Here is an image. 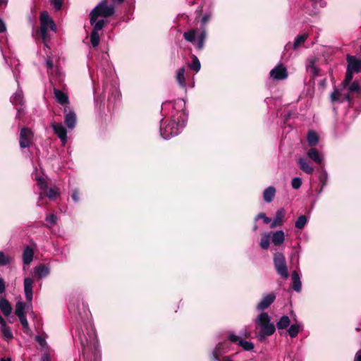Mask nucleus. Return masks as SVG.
Listing matches in <instances>:
<instances>
[{
    "label": "nucleus",
    "mask_w": 361,
    "mask_h": 361,
    "mask_svg": "<svg viewBox=\"0 0 361 361\" xmlns=\"http://www.w3.org/2000/svg\"><path fill=\"white\" fill-rule=\"evenodd\" d=\"M69 311L76 319H80L83 322V327L81 326L80 328H77L76 333L80 342L85 360L101 361V352L96 331L92 323L89 320L90 311L87 305L83 302L80 306L71 304L69 306Z\"/></svg>",
    "instance_id": "obj_1"
},
{
    "label": "nucleus",
    "mask_w": 361,
    "mask_h": 361,
    "mask_svg": "<svg viewBox=\"0 0 361 361\" xmlns=\"http://www.w3.org/2000/svg\"><path fill=\"white\" fill-rule=\"evenodd\" d=\"M185 102L182 99H178L174 102V109L176 113L171 116L170 121L166 124L161 121L160 135L164 140H169L171 137L178 135L181 130L185 126L188 115L185 109Z\"/></svg>",
    "instance_id": "obj_2"
},
{
    "label": "nucleus",
    "mask_w": 361,
    "mask_h": 361,
    "mask_svg": "<svg viewBox=\"0 0 361 361\" xmlns=\"http://www.w3.org/2000/svg\"><path fill=\"white\" fill-rule=\"evenodd\" d=\"M256 325L259 328L257 334L259 341H262L267 337L273 335L276 331V326L271 322L268 313L262 312L256 318Z\"/></svg>",
    "instance_id": "obj_3"
},
{
    "label": "nucleus",
    "mask_w": 361,
    "mask_h": 361,
    "mask_svg": "<svg viewBox=\"0 0 361 361\" xmlns=\"http://www.w3.org/2000/svg\"><path fill=\"white\" fill-rule=\"evenodd\" d=\"M114 13V6L109 5L106 1L100 2L90 13V24L93 25L95 20L99 17L106 18Z\"/></svg>",
    "instance_id": "obj_4"
},
{
    "label": "nucleus",
    "mask_w": 361,
    "mask_h": 361,
    "mask_svg": "<svg viewBox=\"0 0 361 361\" xmlns=\"http://www.w3.org/2000/svg\"><path fill=\"white\" fill-rule=\"evenodd\" d=\"M274 264L275 269L282 279H286L288 277V267L284 255L281 252H276L274 255Z\"/></svg>",
    "instance_id": "obj_5"
},
{
    "label": "nucleus",
    "mask_w": 361,
    "mask_h": 361,
    "mask_svg": "<svg viewBox=\"0 0 361 361\" xmlns=\"http://www.w3.org/2000/svg\"><path fill=\"white\" fill-rule=\"evenodd\" d=\"M40 20V33L42 39L45 40L47 35L48 28L49 27L52 31L56 32V26L54 20L50 18L48 13L46 11L41 13Z\"/></svg>",
    "instance_id": "obj_6"
},
{
    "label": "nucleus",
    "mask_w": 361,
    "mask_h": 361,
    "mask_svg": "<svg viewBox=\"0 0 361 361\" xmlns=\"http://www.w3.org/2000/svg\"><path fill=\"white\" fill-rule=\"evenodd\" d=\"M15 77H16V80L18 84V90L11 97L10 101L13 105L16 106V111H17L16 118H19L21 113L23 112V106L24 105V97H23V91L19 87L18 80L16 75H15Z\"/></svg>",
    "instance_id": "obj_7"
},
{
    "label": "nucleus",
    "mask_w": 361,
    "mask_h": 361,
    "mask_svg": "<svg viewBox=\"0 0 361 361\" xmlns=\"http://www.w3.org/2000/svg\"><path fill=\"white\" fill-rule=\"evenodd\" d=\"M103 92L104 94H108V105L114 104L120 97V92L116 84L105 83Z\"/></svg>",
    "instance_id": "obj_8"
},
{
    "label": "nucleus",
    "mask_w": 361,
    "mask_h": 361,
    "mask_svg": "<svg viewBox=\"0 0 361 361\" xmlns=\"http://www.w3.org/2000/svg\"><path fill=\"white\" fill-rule=\"evenodd\" d=\"M269 75L274 80H283L288 78V73L287 68L282 63H279L271 70Z\"/></svg>",
    "instance_id": "obj_9"
},
{
    "label": "nucleus",
    "mask_w": 361,
    "mask_h": 361,
    "mask_svg": "<svg viewBox=\"0 0 361 361\" xmlns=\"http://www.w3.org/2000/svg\"><path fill=\"white\" fill-rule=\"evenodd\" d=\"M228 338L230 341L237 343L245 351H252L255 348V345L252 342L240 338V336H238L233 333L229 334Z\"/></svg>",
    "instance_id": "obj_10"
},
{
    "label": "nucleus",
    "mask_w": 361,
    "mask_h": 361,
    "mask_svg": "<svg viewBox=\"0 0 361 361\" xmlns=\"http://www.w3.org/2000/svg\"><path fill=\"white\" fill-rule=\"evenodd\" d=\"M52 129L54 133L59 137L63 145L67 143V130L61 123H52Z\"/></svg>",
    "instance_id": "obj_11"
},
{
    "label": "nucleus",
    "mask_w": 361,
    "mask_h": 361,
    "mask_svg": "<svg viewBox=\"0 0 361 361\" xmlns=\"http://www.w3.org/2000/svg\"><path fill=\"white\" fill-rule=\"evenodd\" d=\"M275 299L276 295L274 293L264 295L256 307L257 310L262 311L267 309L274 302Z\"/></svg>",
    "instance_id": "obj_12"
},
{
    "label": "nucleus",
    "mask_w": 361,
    "mask_h": 361,
    "mask_svg": "<svg viewBox=\"0 0 361 361\" xmlns=\"http://www.w3.org/2000/svg\"><path fill=\"white\" fill-rule=\"evenodd\" d=\"M34 279L30 277L24 279L23 288L25 297L27 302L31 303L33 298V284Z\"/></svg>",
    "instance_id": "obj_13"
},
{
    "label": "nucleus",
    "mask_w": 361,
    "mask_h": 361,
    "mask_svg": "<svg viewBox=\"0 0 361 361\" xmlns=\"http://www.w3.org/2000/svg\"><path fill=\"white\" fill-rule=\"evenodd\" d=\"M50 274V267L47 264H40L34 268V274L37 279H42Z\"/></svg>",
    "instance_id": "obj_14"
},
{
    "label": "nucleus",
    "mask_w": 361,
    "mask_h": 361,
    "mask_svg": "<svg viewBox=\"0 0 361 361\" xmlns=\"http://www.w3.org/2000/svg\"><path fill=\"white\" fill-rule=\"evenodd\" d=\"M230 350L229 343L227 341L219 343L211 353V357L224 356V354Z\"/></svg>",
    "instance_id": "obj_15"
},
{
    "label": "nucleus",
    "mask_w": 361,
    "mask_h": 361,
    "mask_svg": "<svg viewBox=\"0 0 361 361\" xmlns=\"http://www.w3.org/2000/svg\"><path fill=\"white\" fill-rule=\"evenodd\" d=\"M348 66L347 68L355 72L359 73L361 71V60L357 59L355 56L348 55L347 56Z\"/></svg>",
    "instance_id": "obj_16"
},
{
    "label": "nucleus",
    "mask_w": 361,
    "mask_h": 361,
    "mask_svg": "<svg viewBox=\"0 0 361 361\" xmlns=\"http://www.w3.org/2000/svg\"><path fill=\"white\" fill-rule=\"evenodd\" d=\"M31 131L26 128H23L20 130L19 144L21 148L27 147L30 145Z\"/></svg>",
    "instance_id": "obj_17"
},
{
    "label": "nucleus",
    "mask_w": 361,
    "mask_h": 361,
    "mask_svg": "<svg viewBox=\"0 0 361 361\" xmlns=\"http://www.w3.org/2000/svg\"><path fill=\"white\" fill-rule=\"evenodd\" d=\"M298 164L300 170L307 174H312L314 172V167L311 162L305 157H299L297 159Z\"/></svg>",
    "instance_id": "obj_18"
},
{
    "label": "nucleus",
    "mask_w": 361,
    "mask_h": 361,
    "mask_svg": "<svg viewBox=\"0 0 361 361\" xmlns=\"http://www.w3.org/2000/svg\"><path fill=\"white\" fill-rule=\"evenodd\" d=\"M285 214L286 212L283 208H280L279 209H278L275 214L272 222L270 224V228H274L276 226H282Z\"/></svg>",
    "instance_id": "obj_19"
},
{
    "label": "nucleus",
    "mask_w": 361,
    "mask_h": 361,
    "mask_svg": "<svg viewBox=\"0 0 361 361\" xmlns=\"http://www.w3.org/2000/svg\"><path fill=\"white\" fill-rule=\"evenodd\" d=\"M307 157L318 164H321L324 160L322 154L319 152L318 149L314 147H311L307 152Z\"/></svg>",
    "instance_id": "obj_20"
},
{
    "label": "nucleus",
    "mask_w": 361,
    "mask_h": 361,
    "mask_svg": "<svg viewBox=\"0 0 361 361\" xmlns=\"http://www.w3.org/2000/svg\"><path fill=\"white\" fill-rule=\"evenodd\" d=\"M33 257L34 250L30 246H26L24 248L22 255V260L23 264L25 265H30L33 260Z\"/></svg>",
    "instance_id": "obj_21"
},
{
    "label": "nucleus",
    "mask_w": 361,
    "mask_h": 361,
    "mask_svg": "<svg viewBox=\"0 0 361 361\" xmlns=\"http://www.w3.org/2000/svg\"><path fill=\"white\" fill-rule=\"evenodd\" d=\"M32 307L31 303H25L23 301H18L16 302L15 308V314L17 317L25 315V310H29Z\"/></svg>",
    "instance_id": "obj_22"
},
{
    "label": "nucleus",
    "mask_w": 361,
    "mask_h": 361,
    "mask_svg": "<svg viewBox=\"0 0 361 361\" xmlns=\"http://www.w3.org/2000/svg\"><path fill=\"white\" fill-rule=\"evenodd\" d=\"M76 114L73 111H69L64 117V121L68 129L73 130L76 125Z\"/></svg>",
    "instance_id": "obj_23"
},
{
    "label": "nucleus",
    "mask_w": 361,
    "mask_h": 361,
    "mask_svg": "<svg viewBox=\"0 0 361 361\" xmlns=\"http://www.w3.org/2000/svg\"><path fill=\"white\" fill-rule=\"evenodd\" d=\"M271 242L274 245L279 246L282 245L285 240V234L282 230L276 231L272 234Z\"/></svg>",
    "instance_id": "obj_24"
},
{
    "label": "nucleus",
    "mask_w": 361,
    "mask_h": 361,
    "mask_svg": "<svg viewBox=\"0 0 361 361\" xmlns=\"http://www.w3.org/2000/svg\"><path fill=\"white\" fill-rule=\"evenodd\" d=\"M276 195V188L274 186H269L263 192V199L265 202L270 203Z\"/></svg>",
    "instance_id": "obj_25"
},
{
    "label": "nucleus",
    "mask_w": 361,
    "mask_h": 361,
    "mask_svg": "<svg viewBox=\"0 0 361 361\" xmlns=\"http://www.w3.org/2000/svg\"><path fill=\"white\" fill-rule=\"evenodd\" d=\"M293 288L295 291L300 293L302 289V282L299 274L293 271L291 275Z\"/></svg>",
    "instance_id": "obj_26"
},
{
    "label": "nucleus",
    "mask_w": 361,
    "mask_h": 361,
    "mask_svg": "<svg viewBox=\"0 0 361 361\" xmlns=\"http://www.w3.org/2000/svg\"><path fill=\"white\" fill-rule=\"evenodd\" d=\"M185 71H186L185 68L182 67L180 68H179L178 70H177L176 73V81L178 82L180 87H181L183 88H185L186 86L185 77Z\"/></svg>",
    "instance_id": "obj_27"
},
{
    "label": "nucleus",
    "mask_w": 361,
    "mask_h": 361,
    "mask_svg": "<svg viewBox=\"0 0 361 361\" xmlns=\"http://www.w3.org/2000/svg\"><path fill=\"white\" fill-rule=\"evenodd\" d=\"M303 326L301 323H295L291 324L288 329V333L290 338H295L298 333L302 330Z\"/></svg>",
    "instance_id": "obj_28"
},
{
    "label": "nucleus",
    "mask_w": 361,
    "mask_h": 361,
    "mask_svg": "<svg viewBox=\"0 0 361 361\" xmlns=\"http://www.w3.org/2000/svg\"><path fill=\"white\" fill-rule=\"evenodd\" d=\"M0 310L5 316H8L11 313V305L6 299L1 298L0 300Z\"/></svg>",
    "instance_id": "obj_29"
},
{
    "label": "nucleus",
    "mask_w": 361,
    "mask_h": 361,
    "mask_svg": "<svg viewBox=\"0 0 361 361\" xmlns=\"http://www.w3.org/2000/svg\"><path fill=\"white\" fill-rule=\"evenodd\" d=\"M207 38V32L206 29L204 27L201 31L200 35L198 36L197 41L195 42L194 44H195L196 48L198 50H202L204 47V42Z\"/></svg>",
    "instance_id": "obj_30"
},
{
    "label": "nucleus",
    "mask_w": 361,
    "mask_h": 361,
    "mask_svg": "<svg viewBox=\"0 0 361 361\" xmlns=\"http://www.w3.org/2000/svg\"><path fill=\"white\" fill-rule=\"evenodd\" d=\"M54 93L57 102L59 104L63 105L68 102V96L64 92L55 88L54 90Z\"/></svg>",
    "instance_id": "obj_31"
},
{
    "label": "nucleus",
    "mask_w": 361,
    "mask_h": 361,
    "mask_svg": "<svg viewBox=\"0 0 361 361\" xmlns=\"http://www.w3.org/2000/svg\"><path fill=\"white\" fill-rule=\"evenodd\" d=\"M307 141L310 146L314 147L319 142V136L313 130H310L308 132L307 135Z\"/></svg>",
    "instance_id": "obj_32"
},
{
    "label": "nucleus",
    "mask_w": 361,
    "mask_h": 361,
    "mask_svg": "<svg viewBox=\"0 0 361 361\" xmlns=\"http://www.w3.org/2000/svg\"><path fill=\"white\" fill-rule=\"evenodd\" d=\"M13 260V258L8 254H6L3 251H0V267H5L10 265Z\"/></svg>",
    "instance_id": "obj_33"
},
{
    "label": "nucleus",
    "mask_w": 361,
    "mask_h": 361,
    "mask_svg": "<svg viewBox=\"0 0 361 361\" xmlns=\"http://www.w3.org/2000/svg\"><path fill=\"white\" fill-rule=\"evenodd\" d=\"M290 323V318L286 315H283L276 322V328L279 330L285 329L288 326H289Z\"/></svg>",
    "instance_id": "obj_34"
},
{
    "label": "nucleus",
    "mask_w": 361,
    "mask_h": 361,
    "mask_svg": "<svg viewBox=\"0 0 361 361\" xmlns=\"http://www.w3.org/2000/svg\"><path fill=\"white\" fill-rule=\"evenodd\" d=\"M271 239V233H265L262 235L260 240V247L264 250H267L269 247Z\"/></svg>",
    "instance_id": "obj_35"
},
{
    "label": "nucleus",
    "mask_w": 361,
    "mask_h": 361,
    "mask_svg": "<svg viewBox=\"0 0 361 361\" xmlns=\"http://www.w3.org/2000/svg\"><path fill=\"white\" fill-rule=\"evenodd\" d=\"M308 37V35L307 33H304L302 35H298L294 40L293 44V48L294 49H297L301 44H302Z\"/></svg>",
    "instance_id": "obj_36"
},
{
    "label": "nucleus",
    "mask_w": 361,
    "mask_h": 361,
    "mask_svg": "<svg viewBox=\"0 0 361 361\" xmlns=\"http://www.w3.org/2000/svg\"><path fill=\"white\" fill-rule=\"evenodd\" d=\"M328 178L329 177L326 171H325L324 169H321V174L319 178V182L321 183V189L319 191V193L322 192L324 188L327 185Z\"/></svg>",
    "instance_id": "obj_37"
},
{
    "label": "nucleus",
    "mask_w": 361,
    "mask_h": 361,
    "mask_svg": "<svg viewBox=\"0 0 361 361\" xmlns=\"http://www.w3.org/2000/svg\"><path fill=\"white\" fill-rule=\"evenodd\" d=\"M308 221V218L305 215L300 216L295 222V227L298 229H303Z\"/></svg>",
    "instance_id": "obj_38"
},
{
    "label": "nucleus",
    "mask_w": 361,
    "mask_h": 361,
    "mask_svg": "<svg viewBox=\"0 0 361 361\" xmlns=\"http://www.w3.org/2000/svg\"><path fill=\"white\" fill-rule=\"evenodd\" d=\"M196 35H197V32L195 30H188V32H185L183 33V37H184V39L192 43V44H195L196 40H195V37H196Z\"/></svg>",
    "instance_id": "obj_39"
},
{
    "label": "nucleus",
    "mask_w": 361,
    "mask_h": 361,
    "mask_svg": "<svg viewBox=\"0 0 361 361\" xmlns=\"http://www.w3.org/2000/svg\"><path fill=\"white\" fill-rule=\"evenodd\" d=\"M189 68L191 70L195 71L197 73L201 68V64L198 58L195 55L192 56V61L188 64Z\"/></svg>",
    "instance_id": "obj_40"
},
{
    "label": "nucleus",
    "mask_w": 361,
    "mask_h": 361,
    "mask_svg": "<svg viewBox=\"0 0 361 361\" xmlns=\"http://www.w3.org/2000/svg\"><path fill=\"white\" fill-rule=\"evenodd\" d=\"M354 73L355 72L347 68L345 79L341 82V86L343 88L347 87L348 85L350 83V82L353 80Z\"/></svg>",
    "instance_id": "obj_41"
},
{
    "label": "nucleus",
    "mask_w": 361,
    "mask_h": 361,
    "mask_svg": "<svg viewBox=\"0 0 361 361\" xmlns=\"http://www.w3.org/2000/svg\"><path fill=\"white\" fill-rule=\"evenodd\" d=\"M342 95L341 94V92L338 89L334 88L333 92L330 95V99L331 102H338L339 103L343 102V99L341 98Z\"/></svg>",
    "instance_id": "obj_42"
},
{
    "label": "nucleus",
    "mask_w": 361,
    "mask_h": 361,
    "mask_svg": "<svg viewBox=\"0 0 361 361\" xmlns=\"http://www.w3.org/2000/svg\"><path fill=\"white\" fill-rule=\"evenodd\" d=\"M1 332L3 335L4 338L6 341H9L13 338V334L8 326H1Z\"/></svg>",
    "instance_id": "obj_43"
},
{
    "label": "nucleus",
    "mask_w": 361,
    "mask_h": 361,
    "mask_svg": "<svg viewBox=\"0 0 361 361\" xmlns=\"http://www.w3.org/2000/svg\"><path fill=\"white\" fill-rule=\"evenodd\" d=\"M348 87V90L349 93H360L361 87L357 81H353L350 85L349 84Z\"/></svg>",
    "instance_id": "obj_44"
},
{
    "label": "nucleus",
    "mask_w": 361,
    "mask_h": 361,
    "mask_svg": "<svg viewBox=\"0 0 361 361\" xmlns=\"http://www.w3.org/2000/svg\"><path fill=\"white\" fill-rule=\"evenodd\" d=\"M235 354H233L231 355L227 356H214V357H210L211 361H235Z\"/></svg>",
    "instance_id": "obj_45"
},
{
    "label": "nucleus",
    "mask_w": 361,
    "mask_h": 361,
    "mask_svg": "<svg viewBox=\"0 0 361 361\" xmlns=\"http://www.w3.org/2000/svg\"><path fill=\"white\" fill-rule=\"evenodd\" d=\"M99 35L98 32H95V31H92L90 35V42L93 47H96L99 45Z\"/></svg>",
    "instance_id": "obj_46"
},
{
    "label": "nucleus",
    "mask_w": 361,
    "mask_h": 361,
    "mask_svg": "<svg viewBox=\"0 0 361 361\" xmlns=\"http://www.w3.org/2000/svg\"><path fill=\"white\" fill-rule=\"evenodd\" d=\"M105 20L104 19L96 20L94 23L92 25L94 26L92 31H95V32H98L99 30H102L104 26Z\"/></svg>",
    "instance_id": "obj_47"
},
{
    "label": "nucleus",
    "mask_w": 361,
    "mask_h": 361,
    "mask_svg": "<svg viewBox=\"0 0 361 361\" xmlns=\"http://www.w3.org/2000/svg\"><path fill=\"white\" fill-rule=\"evenodd\" d=\"M307 68L314 75H318V70L314 66V59H309L307 64Z\"/></svg>",
    "instance_id": "obj_48"
},
{
    "label": "nucleus",
    "mask_w": 361,
    "mask_h": 361,
    "mask_svg": "<svg viewBox=\"0 0 361 361\" xmlns=\"http://www.w3.org/2000/svg\"><path fill=\"white\" fill-rule=\"evenodd\" d=\"M35 180L37 182V185L40 190H46L47 188V183L46 180L42 177H35Z\"/></svg>",
    "instance_id": "obj_49"
},
{
    "label": "nucleus",
    "mask_w": 361,
    "mask_h": 361,
    "mask_svg": "<svg viewBox=\"0 0 361 361\" xmlns=\"http://www.w3.org/2000/svg\"><path fill=\"white\" fill-rule=\"evenodd\" d=\"M302 185V179L299 177H295L291 180V186L293 189L298 190Z\"/></svg>",
    "instance_id": "obj_50"
},
{
    "label": "nucleus",
    "mask_w": 361,
    "mask_h": 361,
    "mask_svg": "<svg viewBox=\"0 0 361 361\" xmlns=\"http://www.w3.org/2000/svg\"><path fill=\"white\" fill-rule=\"evenodd\" d=\"M23 329H25V331L27 332L29 329V324L26 317V315L18 317Z\"/></svg>",
    "instance_id": "obj_51"
},
{
    "label": "nucleus",
    "mask_w": 361,
    "mask_h": 361,
    "mask_svg": "<svg viewBox=\"0 0 361 361\" xmlns=\"http://www.w3.org/2000/svg\"><path fill=\"white\" fill-rule=\"evenodd\" d=\"M50 3L56 11H60L62 8L63 0H50Z\"/></svg>",
    "instance_id": "obj_52"
},
{
    "label": "nucleus",
    "mask_w": 361,
    "mask_h": 361,
    "mask_svg": "<svg viewBox=\"0 0 361 361\" xmlns=\"http://www.w3.org/2000/svg\"><path fill=\"white\" fill-rule=\"evenodd\" d=\"M262 219L264 223L265 224H268L271 222V219L267 217L264 213H259L258 215H257L255 218V221H258L259 219Z\"/></svg>",
    "instance_id": "obj_53"
},
{
    "label": "nucleus",
    "mask_w": 361,
    "mask_h": 361,
    "mask_svg": "<svg viewBox=\"0 0 361 361\" xmlns=\"http://www.w3.org/2000/svg\"><path fill=\"white\" fill-rule=\"evenodd\" d=\"M46 221L51 225H55L57 221V216L54 214H49L46 217Z\"/></svg>",
    "instance_id": "obj_54"
},
{
    "label": "nucleus",
    "mask_w": 361,
    "mask_h": 361,
    "mask_svg": "<svg viewBox=\"0 0 361 361\" xmlns=\"http://www.w3.org/2000/svg\"><path fill=\"white\" fill-rule=\"evenodd\" d=\"M59 195V192L55 190V189H53V188H50L49 190H48V192L47 194V197L50 199V200H54L56 198V197L58 196Z\"/></svg>",
    "instance_id": "obj_55"
},
{
    "label": "nucleus",
    "mask_w": 361,
    "mask_h": 361,
    "mask_svg": "<svg viewBox=\"0 0 361 361\" xmlns=\"http://www.w3.org/2000/svg\"><path fill=\"white\" fill-rule=\"evenodd\" d=\"M212 18V13H206L203 15L201 19V24L202 25H205Z\"/></svg>",
    "instance_id": "obj_56"
},
{
    "label": "nucleus",
    "mask_w": 361,
    "mask_h": 361,
    "mask_svg": "<svg viewBox=\"0 0 361 361\" xmlns=\"http://www.w3.org/2000/svg\"><path fill=\"white\" fill-rule=\"evenodd\" d=\"M35 340H36V341L38 342L39 345L42 347H45L47 344L45 338L41 336H36Z\"/></svg>",
    "instance_id": "obj_57"
},
{
    "label": "nucleus",
    "mask_w": 361,
    "mask_h": 361,
    "mask_svg": "<svg viewBox=\"0 0 361 361\" xmlns=\"http://www.w3.org/2000/svg\"><path fill=\"white\" fill-rule=\"evenodd\" d=\"M238 336H240V338H249L250 336V333L247 329L241 330L239 332V335H237Z\"/></svg>",
    "instance_id": "obj_58"
},
{
    "label": "nucleus",
    "mask_w": 361,
    "mask_h": 361,
    "mask_svg": "<svg viewBox=\"0 0 361 361\" xmlns=\"http://www.w3.org/2000/svg\"><path fill=\"white\" fill-rule=\"evenodd\" d=\"M71 197L75 202H78L80 200L79 192L77 189H75L71 195Z\"/></svg>",
    "instance_id": "obj_59"
},
{
    "label": "nucleus",
    "mask_w": 361,
    "mask_h": 361,
    "mask_svg": "<svg viewBox=\"0 0 361 361\" xmlns=\"http://www.w3.org/2000/svg\"><path fill=\"white\" fill-rule=\"evenodd\" d=\"M46 66L48 71L51 70L54 67L53 62L49 58L47 59L46 60Z\"/></svg>",
    "instance_id": "obj_60"
},
{
    "label": "nucleus",
    "mask_w": 361,
    "mask_h": 361,
    "mask_svg": "<svg viewBox=\"0 0 361 361\" xmlns=\"http://www.w3.org/2000/svg\"><path fill=\"white\" fill-rule=\"evenodd\" d=\"M6 31V26L4 20L0 18V33L5 32Z\"/></svg>",
    "instance_id": "obj_61"
},
{
    "label": "nucleus",
    "mask_w": 361,
    "mask_h": 361,
    "mask_svg": "<svg viewBox=\"0 0 361 361\" xmlns=\"http://www.w3.org/2000/svg\"><path fill=\"white\" fill-rule=\"evenodd\" d=\"M6 286L4 280L2 278H0V294L5 292Z\"/></svg>",
    "instance_id": "obj_62"
},
{
    "label": "nucleus",
    "mask_w": 361,
    "mask_h": 361,
    "mask_svg": "<svg viewBox=\"0 0 361 361\" xmlns=\"http://www.w3.org/2000/svg\"><path fill=\"white\" fill-rule=\"evenodd\" d=\"M39 361H51L49 354L47 353H43Z\"/></svg>",
    "instance_id": "obj_63"
},
{
    "label": "nucleus",
    "mask_w": 361,
    "mask_h": 361,
    "mask_svg": "<svg viewBox=\"0 0 361 361\" xmlns=\"http://www.w3.org/2000/svg\"><path fill=\"white\" fill-rule=\"evenodd\" d=\"M354 361H361V349L356 353Z\"/></svg>",
    "instance_id": "obj_64"
}]
</instances>
